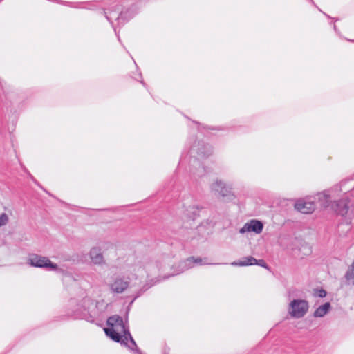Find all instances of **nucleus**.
<instances>
[{
	"mask_svg": "<svg viewBox=\"0 0 354 354\" xmlns=\"http://www.w3.org/2000/svg\"><path fill=\"white\" fill-rule=\"evenodd\" d=\"M344 277L346 280V284L349 285L350 284L349 281L351 280H353V281H354V270H352L351 268H348L345 274Z\"/></svg>",
	"mask_w": 354,
	"mask_h": 354,
	"instance_id": "nucleus-21",
	"label": "nucleus"
},
{
	"mask_svg": "<svg viewBox=\"0 0 354 354\" xmlns=\"http://www.w3.org/2000/svg\"><path fill=\"white\" fill-rule=\"evenodd\" d=\"M333 29L337 34L339 33V30L337 29V26L335 24H333Z\"/></svg>",
	"mask_w": 354,
	"mask_h": 354,
	"instance_id": "nucleus-27",
	"label": "nucleus"
},
{
	"mask_svg": "<svg viewBox=\"0 0 354 354\" xmlns=\"http://www.w3.org/2000/svg\"><path fill=\"white\" fill-rule=\"evenodd\" d=\"M203 207L198 205H192L187 207L184 214L188 220L194 221L199 216V212Z\"/></svg>",
	"mask_w": 354,
	"mask_h": 354,
	"instance_id": "nucleus-14",
	"label": "nucleus"
},
{
	"mask_svg": "<svg viewBox=\"0 0 354 354\" xmlns=\"http://www.w3.org/2000/svg\"><path fill=\"white\" fill-rule=\"evenodd\" d=\"M263 229V223L256 219H252L244 224V225L239 230L241 234L245 232H254L255 234H260Z\"/></svg>",
	"mask_w": 354,
	"mask_h": 354,
	"instance_id": "nucleus-10",
	"label": "nucleus"
},
{
	"mask_svg": "<svg viewBox=\"0 0 354 354\" xmlns=\"http://www.w3.org/2000/svg\"><path fill=\"white\" fill-rule=\"evenodd\" d=\"M127 322V318L124 322L118 315L111 316L107 319V324L111 328L105 329V333L112 340L127 347L135 354H142L130 333Z\"/></svg>",
	"mask_w": 354,
	"mask_h": 354,
	"instance_id": "nucleus-1",
	"label": "nucleus"
},
{
	"mask_svg": "<svg viewBox=\"0 0 354 354\" xmlns=\"http://www.w3.org/2000/svg\"><path fill=\"white\" fill-rule=\"evenodd\" d=\"M52 1H55V0H52ZM56 1H57V2H61L60 1H57V0H56Z\"/></svg>",
	"mask_w": 354,
	"mask_h": 354,
	"instance_id": "nucleus-33",
	"label": "nucleus"
},
{
	"mask_svg": "<svg viewBox=\"0 0 354 354\" xmlns=\"http://www.w3.org/2000/svg\"><path fill=\"white\" fill-rule=\"evenodd\" d=\"M65 316L73 319H84L93 324L98 316L97 303L88 297L81 300L71 299L66 306Z\"/></svg>",
	"mask_w": 354,
	"mask_h": 354,
	"instance_id": "nucleus-2",
	"label": "nucleus"
},
{
	"mask_svg": "<svg viewBox=\"0 0 354 354\" xmlns=\"http://www.w3.org/2000/svg\"><path fill=\"white\" fill-rule=\"evenodd\" d=\"M255 265H258L261 267L268 269V266L267 265V263H266V261L263 259H259V260L257 259V263Z\"/></svg>",
	"mask_w": 354,
	"mask_h": 354,
	"instance_id": "nucleus-24",
	"label": "nucleus"
},
{
	"mask_svg": "<svg viewBox=\"0 0 354 354\" xmlns=\"http://www.w3.org/2000/svg\"><path fill=\"white\" fill-rule=\"evenodd\" d=\"M200 160H196V162H194V160H189L190 173L195 180L204 176L207 173L205 167Z\"/></svg>",
	"mask_w": 354,
	"mask_h": 354,
	"instance_id": "nucleus-12",
	"label": "nucleus"
},
{
	"mask_svg": "<svg viewBox=\"0 0 354 354\" xmlns=\"http://www.w3.org/2000/svg\"><path fill=\"white\" fill-rule=\"evenodd\" d=\"M158 281L151 280L149 282L146 283L136 294L135 297L132 299L131 304L139 297H140L145 291L149 289L151 287L154 286Z\"/></svg>",
	"mask_w": 354,
	"mask_h": 354,
	"instance_id": "nucleus-19",
	"label": "nucleus"
},
{
	"mask_svg": "<svg viewBox=\"0 0 354 354\" xmlns=\"http://www.w3.org/2000/svg\"><path fill=\"white\" fill-rule=\"evenodd\" d=\"M334 212L344 218L346 223H351L354 217V197L353 194L345 191L344 196L339 200L335 201L331 205Z\"/></svg>",
	"mask_w": 354,
	"mask_h": 354,
	"instance_id": "nucleus-3",
	"label": "nucleus"
},
{
	"mask_svg": "<svg viewBox=\"0 0 354 354\" xmlns=\"http://www.w3.org/2000/svg\"><path fill=\"white\" fill-rule=\"evenodd\" d=\"M352 283H353V285H354V281H352Z\"/></svg>",
	"mask_w": 354,
	"mask_h": 354,
	"instance_id": "nucleus-36",
	"label": "nucleus"
},
{
	"mask_svg": "<svg viewBox=\"0 0 354 354\" xmlns=\"http://www.w3.org/2000/svg\"><path fill=\"white\" fill-rule=\"evenodd\" d=\"M113 27L114 31L116 32V29H115V28L113 26Z\"/></svg>",
	"mask_w": 354,
	"mask_h": 354,
	"instance_id": "nucleus-32",
	"label": "nucleus"
},
{
	"mask_svg": "<svg viewBox=\"0 0 354 354\" xmlns=\"http://www.w3.org/2000/svg\"><path fill=\"white\" fill-rule=\"evenodd\" d=\"M330 308V304L326 302L323 305L319 306L314 312L313 316L315 317H324Z\"/></svg>",
	"mask_w": 354,
	"mask_h": 354,
	"instance_id": "nucleus-18",
	"label": "nucleus"
},
{
	"mask_svg": "<svg viewBox=\"0 0 354 354\" xmlns=\"http://www.w3.org/2000/svg\"><path fill=\"white\" fill-rule=\"evenodd\" d=\"M129 284L130 279L129 277L125 279L124 277L117 275L111 277V281L109 286L112 292L120 294L124 292Z\"/></svg>",
	"mask_w": 354,
	"mask_h": 354,
	"instance_id": "nucleus-9",
	"label": "nucleus"
},
{
	"mask_svg": "<svg viewBox=\"0 0 354 354\" xmlns=\"http://www.w3.org/2000/svg\"><path fill=\"white\" fill-rule=\"evenodd\" d=\"M257 263V259L252 257L248 256L245 257L242 259V260L238 261H234L232 263V266H253Z\"/></svg>",
	"mask_w": 354,
	"mask_h": 354,
	"instance_id": "nucleus-17",
	"label": "nucleus"
},
{
	"mask_svg": "<svg viewBox=\"0 0 354 354\" xmlns=\"http://www.w3.org/2000/svg\"><path fill=\"white\" fill-rule=\"evenodd\" d=\"M309 308L308 302L304 299H293L290 303V315L295 318L304 317Z\"/></svg>",
	"mask_w": 354,
	"mask_h": 354,
	"instance_id": "nucleus-8",
	"label": "nucleus"
},
{
	"mask_svg": "<svg viewBox=\"0 0 354 354\" xmlns=\"http://www.w3.org/2000/svg\"><path fill=\"white\" fill-rule=\"evenodd\" d=\"M102 14L112 25V19L114 17L118 21V23H125L133 17V14L130 10L120 11V6L118 4H115L107 10L104 9Z\"/></svg>",
	"mask_w": 354,
	"mask_h": 354,
	"instance_id": "nucleus-5",
	"label": "nucleus"
},
{
	"mask_svg": "<svg viewBox=\"0 0 354 354\" xmlns=\"http://www.w3.org/2000/svg\"><path fill=\"white\" fill-rule=\"evenodd\" d=\"M29 175H30V176L31 179H32V180H33L36 184H37V180L33 178V176H32L30 174H29Z\"/></svg>",
	"mask_w": 354,
	"mask_h": 354,
	"instance_id": "nucleus-29",
	"label": "nucleus"
},
{
	"mask_svg": "<svg viewBox=\"0 0 354 354\" xmlns=\"http://www.w3.org/2000/svg\"><path fill=\"white\" fill-rule=\"evenodd\" d=\"M185 158L180 159V165H183V162H184V161H185Z\"/></svg>",
	"mask_w": 354,
	"mask_h": 354,
	"instance_id": "nucleus-30",
	"label": "nucleus"
},
{
	"mask_svg": "<svg viewBox=\"0 0 354 354\" xmlns=\"http://www.w3.org/2000/svg\"><path fill=\"white\" fill-rule=\"evenodd\" d=\"M90 258L91 261L96 265L104 263V257L101 252V249L98 247H93L90 250Z\"/></svg>",
	"mask_w": 354,
	"mask_h": 354,
	"instance_id": "nucleus-16",
	"label": "nucleus"
},
{
	"mask_svg": "<svg viewBox=\"0 0 354 354\" xmlns=\"http://www.w3.org/2000/svg\"><path fill=\"white\" fill-rule=\"evenodd\" d=\"M63 3L64 5L70 6L71 7L76 8H86V9H89V10H93L94 7H95L93 4H91L90 6H88V7L83 6L82 5L86 3L84 2L71 3V2L65 1Z\"/></svg>",
	"mask_w": 354,
	"mask_h": 354,
	"instance_id": "nucleus-20",
	"label": "nucleus"
},
{
	"mask_svg": "<svg viewBox=\"0 0 354 354\" xmlns=\"http://www.w3.org/2000/svg\"><path fill=\"white\" fill-rule=\"evenodd\" d=\"M189 144L190 145L189 150L190 160H194V162L196 160L205 159L212 154V147L208 143H205L203 140L189 138Z\"/></svg>",
	"mask_w": 354,
	"mask_h": 354,
	"instance_id": "nucleus-4",
	"label": "nucleus"
},
{
	"mask_svg": "<svg viewBox=\"0 0 354 354\" xmlns=\"http://www.w3.org/2000/svg\"><path fill=\"white\" fill-rule=\"evenodd\" d=\"M209 190L210 192L216 197L223 198H232L234 197L232 186L218 178L216 179L209 185Z\"/></svg>",
	"mask_w": 354,
	"mask_h": 354,
	"instance_id": "nucleus-6",
	"label": "nucleus"
},
{
	"mask_svg": "<svg viewBox=\"0 0 354 354\" xmlns=\"http://www.w3.org/2000/svg\"><path fill=\"white\" fill-rule=\"evenodd\" d=\"M8 222V216L6 213L0 215V227L6 225Z\"/></svg>",
	"mask_w": 354,
	"mask_h": 354,
	"instance_id": "nucleus-23",
	"label": "nucleus"
},
{
	"mask_svg": "<svg viewBox=\"0 0 354 354\" xmlns=\"http://www.w3.org/2000/svg\"><path fill=\"white\" fill-rule=\"evenodd\" d=\"M311 4H313V6H315V7L317 8V5L315 3L314 1L313 0H308Z\"/></svg>",
	"mask_w": 354,
	"mask_h": 354,
	"instance_id": "nucleus-28",
	"label": "nucleus"
},
{
	"mask_svg": "<svg viewBox=\"0 0 354 354\" xmlns=\"http://www.w3.org/2000/svg\"><path fill=\"white\" fill-rule=\"evenodd\" d=\"M208 264L207 263L203 262V259L201 257H190L185 261L180 263V266L182 268L181 272L186 270H188L193 267L194 264Z\"/></svg>",
	"mask_w": 354,
	"mask_h": 354,
	"instance_id": "nucleus-15",
	"label": "nucleus"
},
{
	"mask_svg": "<svg viewBox=\"0 0 354 354\" xmlns=\"http://www.w3.org/2000/svg\"><path fill=\"white\" fill-rule=\"evenodd\" d=\"M139 77H140V80H139L140 82V83L143 85V86H146V84L145 83V82L142 80V73L140 72L139 74H138Z\"/></svg>",
	"mask_w": 354,
	"mask_h": 354,
	"instance_id": "nucleus-26",
	"label": "nucleus"
},
{
	"mask_svg": "<svg viewBox=\"0 0 354 354\" xmlns=\"http://www.w3.org/2000/svg\"><path fill=\"white\" fill-rule=\"evenodd\" d=\"M346 183H347V182H346V181L342 182V183H340V185H339V190H340V191H342V192L344 191V190L342 189V187H344Z\"/></svg>",
	"mask_w": 354,
	"mask_h": 354,
	"instance_id": "nucleus-25",
	"label": "nucleus"
},
{
	"mask_svg": "<svg viewBox=\"0 0 354 354\" xmlns=\"http://www.w3.org/2000/svg\"><path fill=\"white\" fill-rule=\"evenodd\" d=\"M348 41H353L354 42V40H350V39H347Z\"/></svg>",
	"mask_w": 354,
	"mask_h": 354,
	"instance_id": "nucleus-35",
	"label": "nucleus"
},
{
	"mask_svg": "<svg viewBox=\"0 0 354 354\" xmlns=\"http://www.w3.org/2000/svg\"><path fill=\"white\" fill-rule=\"evenodd\" d=\"M325 16H326L328 18L331 19L330 16L328 15L326 13L323 12Z\"/></svg>",
	"mask_w": 354,
	"mask_h": 354,
	"instance_id": "nucleus-31",
	"label": "nucleus"
},
{
	"mask_svg": "<svg viewBox=\"0 0 354 354\" xmlns=\"http://www.w3.org/2000/svg\"><path fill=\"white\" fill-rule=\"evenodd\" d=\"M326 291L322 288L315 290V296L318 297L319 298L325 297L326 296Z\"/></svg>",
	"mask_w": 354,
	"mask_h": 354,
	"instance_id": "nucleus-22",
	"label": "nucleus"
},
{
	"mask_svg": "<svg viewBox=\"0 0 354 354\" xmlns=\"http://www.w3.org/2000/svg\"><path fill=\"white\" fill-rule=\"evenodd\" d=\"M28 263L32 267L44 268L48 270L57 271L59 269L58 266L52 262L48 257L35 253L28 255Z\"/></svg>",
	"mask_w": 354,
	"mask_h": 354,
	"instance_id": "nucleus-7",
	"label": "nucleus"
},
{
	"mask_svg": "<svg viewBox=\"0 0 354 354\" xmlns=\"http://www.w3.org/2000/svg\"><path fill=\"white\" fill-rule=\"evenodd\" d=\"M312 201H315L316 207L319 206L320 207H327L330 205V196L328 194V192H324L318 193L316 196L311 198Z\"/></svg>",
	"mask_w": 354,
	"mask_h": 354,
	"instance_id": "nucleus-13",
	"label": "nucleus"
},
{
	"mask_svg": "<svg viewBox=\"0 0 354 354\" xmlns=\"http://www.w3.org/2000/svg\"><path fill=\"white\" fill-rule=\"evenodd\" d=\"M335 19V21H338L339 19L337 18V19Z\"/></svg>",
	"mask_w": 354,
	"mask_h": 354,
	"instance_id": "nucleus-34",
	"label": "nucleus"
},
{
	"mask_svg": "<svg viewBox=\"0 0 354 354\" xmlns=\"http://www.w3.org/2000/svg\"><path fill=\"white\" fill-rule=\"evenodd\" d=\"M295 208L301 213L310 214L315 209L316 205L311 198L307 200L301 199L295 203Z\"/></svg>",
	"mask_w": 354,
	"mask_h": 354,
	"instance_id": "nucleus-11",
	"label": "nucleus"
}]
</instances>
